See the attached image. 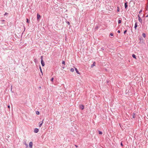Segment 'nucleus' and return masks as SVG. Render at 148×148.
<instances>
[{
	"instance_id": "f257e3e1",
	"label": "nucleus",
	"mask_w": 148,
	"mask_h": 148,
	"mask_svg": "<svg viewBox=\"0 0 148 148\" xmlns=\"http://www.w3.org/2000/svg\"><path fill=\"white\" fill-rule=\"evenodd\" d=\"M41 63L42 64V66H45V63L43 61V57L42 56H41Z\"/></svg>"
},
{
	"instance_id": "f03ea898",
	"label": "nucleus",
	"mask_w": 148,
	"mask_h": 148,
	"mask_svg": "<svg viewBox=\"0 0 148 148\" xmlns=\"http://www.w3.org/2000/svg\"><path fill=\"white\" fill-rule=\"evenodd\" d=\"M30 148H32L33 145V143L32 142H30L29 144Z\"/></svg>"
},
{
	"instance_id": "7ed1b4c3",
	"label": "nucleus",
	"mask_w": 148,
	"mask_h": 148,
	"mask_svg": "<svg viewBox=\"0 0 148 148\" xmlns=\"http://www.w3.org/2000/svg\"><path fill=\"white\" fill-rule=\"evenodd\" d=\"M79 107L82 110H83L84 109V106L82 105H79Z\"/></svg>"
},
{
	"instance_id": "20e7f679",
	"label": "nucleus",
	"mask_w": 148,
	"mask_h": 148,
	"mask_svg": "<svg viewBox=\"0 0 148 148\" xmlns=\"http://www.w3.org/2000/svg\"><path fill=\"white\" fill-rule=\"evenodd\" d=\"M41 16L40 15L38 14H37V19L38 20H39V19L40 18Z\"/></svg>"
},
{
	"instance_id": "39448f33",
	"label": "nucleus",
	"mask_w": 148,
	"mask_h": 148,
	"mask_svg": "<svg viewBox=\"0 0 148 148\" xmlns=\"http://www.w3.org/2000/svg\"><path fill=\"white\" fill-rule=\"evenodd\" d=\"M43 122V121H41V122H40L39 123V127H40L42 125Z\"/></svg>"
},
{
	"instance_id": "423d86ee",
	"label": "nucleus",
	"mask_w": 148,
	"mask_h": 148,
	"mask_svg": "<svg viewBox=\"0 0 148 148\" xmlns=\"http://www.w3.org/2000/svg\"><path fill=\"white\" fill-rule=\"evenodd\" d=\"M38 129L37 128H35L34 130V132L35 133H37L38 132Z\"/></svg>"
},
{
	"instance_id": "0eeeda50",
	"label": "nucleus",
	"mask_w": 148,
	"mask_h": 148,
	"mask_svg": "<svg viewBox=\"0 0 148 148\" xmlns=\"http://www.w3.org/2000/svg\"><path fill=\"white\" fill-rule=\"evenodd\" d=\"M95 62H93V64L91 65V68L93 67L94 66H95Z\"/></svg>"
},
{
	"instance_id": "6e6552de",
	"label": "nucleus",
	"mask_w": 148,
	"mask_h": 148,
	"mask_svg": "<svg viewBox=\"0 0 148 148\" xmlns=\"http://www.w3.org/2000/svg\"><path fill=\"white\" fill-rule=\"evenodd\" d=\"M137 27V22H136L135 24V26H134V28L135 29H136V27Z\"/></svg>"
},
{
	"instance_id": "1a4fd4ad",
	"label": "nucleus",
	"mask_w": 148,
	"mask_h": 148,
	"mask_svg": "<svg viewBox=\"0 0 148 148\" xmlns=\"http://www.w3.org/2000/svg\"><path fill=\"white\" fill-rule=\"evenodd\" d=\"M138 20L139 21L141 22L142 21V19H141V18L140 17V16H138Z\"/></svg>"
},
{
	"instance_id": "9d476101",
	"label": "nucleus",
	"mask_w": 148,
	"mask_h": 148,
	"mask_svg": "<svg viewBox=\"0 0 148 148\" xmlns=\"http://www.w3.org/2000/svg\"><path fill=\"white\" fill-rule=\"evenodd\" d=\"M75 70L76 71V73L77 74H79L80 73H79V72L78 71L77 69V68H75Z\"/></svg>"
},
{
	"instance_id": "9b49d317",
	"label": "nucleus",
	"mask_w": 148,
	"mask_h": 148,
	"mask_svg": "<svg viewBox=\"0 0 148 148\" xmlns=\"http://www.w3.org/2000/svg\"><path fill=\"white\" fill-rule=\"evenodd\" d=\"M132 57L134 58L135 59H136V56L135 55H134V54H133L132 55Z\"/></svg>"
},
{
	"instance_id": "f8f14e48",
	"label": "nucleus",
	"mask_w": 148,
	"mask_h": 148,
	"mask_svg": "<svg viewBox=\"0 0 148 148\" xmlns=\"http://www.w3.org/2000/svg\"><path fill=\"white\" fill-rule=\"evenodd\" d=\"M127 7V3H125V9H126Z\"/></svg>"
},
{
	"instance_id": "ddd939ff",
	"label": "nucleus",
	"mask_w": 148,
	"mask_h": 148,
	"mask_svg": "<svg viewBox=\"0 0 148 148\" xmlns=\"http://www.w3.org/2000/svg\"><path fill=\"white\" fill-rule=\"evenodd\" d=\"M71 71L73 72L74 71V69L73 68H71L70 69Z\"/></svg>"
},
{
	"instance_id": "4468645a",
	"label": "nucleus",
	"mask_w": 148,
	"mask_h": 148,
	"mask_svg": "<svg viewBox=\"0 0 148 148\" xmlns=\"http://www.w3.org/2000/svg\"><path fill=\"white\" fill-rule=\"evenodd\" d=\"M36 113L37 114H38V115L39 114H40V113H39V112L38 111H36Z\"/></svg>"
},
{
	"instance_id": "2eb2a0df",
	"label": "nucleus",
	"mask_w": 148,
	"mask_h": 148,
	"mask_svg": "<svg viewBox=\"0 0 148 148\" xmlns=\"http://www.w3.org/2000/svg\"><path fill=\"white\" fill-rule=\"evenodd\" d=\"M142 35L143 36L144 38L145 37V33H143Z\"/></svg>"
},
{
	"instance_id": "dca6fc26",
	"label": "nucleus",
	"mask_w": 148,
	"mask_h": 148,
	"mask_svg": "<svg viewBox=\"0 0 148 148\" xmlns=\"http://www.w3.org/2000/svg\"><path fill=\"white\" fill-rule=\"evenodd\" d=\"M118 23L120 24L121 23V21L120 20H119L118 21Z\"/></svg>"
},
{
	"instance_id": "f3484780",
	"label": "nucleus",
	"mask_w": 148,
	"mask_h": 148,
	"mask_svg": "<svg viewBox=\"0 0 148 148\" xmlns=\"http://www.w3.org/2000/svg\"><path fill=\"white\" fill-rule=\"evenodd\" d=\"M117 11L119 12V7H117Z\"/></svg>"
},
{
	"instance_id": "a211bd4d",
	"label": "nucleus",
	"mask_w": 148,
	"mask_h": 148,
	"mask_svg": "<svg viewBox=\"0 0 148 148\" xmlns=\"http://www.w3.org/2000/svg\"><path fill=\"white\" fill-rule=\"evenodd\" d=\"M62 64H64V65H65V61H62Z\"/></svg>"
},
{
	"instance_id": "6ab92c4d",
	"label": "nucleus",
	"mask_w": 148,
	"mask_h": 148,
	"mask_svg": "<svg viewBox=\"0 0 148 148\" xmlns=\"http://www.w3.org/2000/svg\"><path fill=\"white\" fill-rule=\"evenodd\" d=\"M135 117V114L134 113L133 115V118H134Z\"/></svg>"
},
{
	"instance_id": "aec40b11",
	"label": "nucleus",
	"mask_w": 148,
	"mask_h": 148,
	"mask_svg": "<svg viewBox=\"0 0 148 148\" xmlns=\"http://www.w3.org/2000/svg\"><path fill=\"white\" fill-rule=\"evenodd\" d=\"M99 134H102V132L100 131H99Z\"/></svg>"
},
{
	"instance_id": "412c9836",
	"label": "nucleus",
	"mask_w": 148,
	"mask_h": 148,
	"mask_svg": "<svg viewBox=\"0 0 148 148\" xmlns=\"http://www.w3.org/2000/svg\"><path fill=\"white\" fill-rule=\"evenodd\" d=\"M40 71H41V72L42 73V69H41V68L40 66Z\"/></svg>"
},
{
	"instance_id": "4be33fe9",
	"label": "nucleus",
	"mask_w": 148,
	"mask_h": 148,
	"mask_svg": "<svg viewBox=\"0 0 148 148\" xmlns=\"http://www.w3.org/2000/svg\"><path fill=\"white\" fill-rule=\"evenodd\" d=\"M26 20H27V23H29V21L28 19V18H27Z\"/></svg>"
},
{
	"instance_id": "5701e85b",
	"label": "nucleus",
	"mask_w": 148,
	"mask_h": 148,
	"mask_svg": "<svg viewBox=\"0 0 148 148\" xmlns=\"http://www.w3.org/2000/svg\"><path fill=\"white\" fill-rule=\"evenodd\" d=\"M127 32V30H125L124 32V34H125Z\"/></svg>"
},
{
	"instance_id": "b1692460",
	"label": "nucleus",
	"mask_w": 148,
	"mask_h": 148,
	"mask_svg": "<svg viewBox=\"0 0 148 148\" xmlns=\"http://www.w3.org/2000/svg\"><path fill=\"white\" fill-rule=\"evenodd\" d=\"M8 13L5 12L4 14V15H8Z\"/></svg>"
},
{
	"instance_id": "393cba45",
	"label": "nucleus",
	"mask_w": 148,
	"mask_h": 148,
	"mask_svg": "<svg viewBox=\"0 0 148 148\" xmlns=\"http://www.w3.org/2000/svg\"><path fill=\"white\" fill-rule=\"evenodd\" d=\"M53 78H52L51 79V81H52V82H53Z\"/></svg>"
},
{
	"instance_id": "a878e982",
	"label": "nucleus",
	"mask_w": 148,
	"mask_h": 148,
	"mask_svg": "<svg viewBox=\"0 0 148 148\" xmlns=\"http://www.w3.org/2000/svg\"><path fill=\"white\" fill-rule=\"evenodd\" d=\"M110 35L111 36H113V34H112V33H110Z\"/></svg>"
},
{
	"instance_id": "bb28decb",
	"label": "nucleus",
	"mask_w": 148,
	"mask_h": 148,
	"mask_svg": "<svg viewBox=\"0 0 148 148\" xmlns=\"http://www.w3.org/2000/svg\"><path fill=\"white\" fill-rule=\"evenodd\" d=\"M118 32L119 33H120V30H118Z\"/></svg>"
},
{
	"instance_id": "cd10ccee",
	"label": "nucleus",
	"mask_w": 148,
	"mask_h": 148,
	"mask_svg": "<svg viewBox=\"0 0 148 148\" xmlns=\"http://www.w3.org/2000/svg\"><path fill=\"white\" fill-rule=\"evenodd\" d=\"M8 108H10V106L9 105V106H8Z\"/></svg>"
},
{
	"instance_id": "c85d7f7f",
	"label": "nucleus",
	"mask_w": 148,
	"mask_h": 148,
	"mask_svg": "<svg viewBox=\"0 0 148 148\" xmlns=\"http://www.w3.org/2000/svg\"><path fill=\"white\" fill-rule=\"evenodd\" d=\"M142 10H140L139 12V13H140L141 12H142Z\"/></svg>"
},
{
	"instance_id": "c756f323",
	"label": "nucleus",
	"mask_w": 148,
	"mask_h": 148,
	"mask_svg": "<svg viewBox=\"0 0 148 148\" xmlns=\"http://www.w3.org/2000/svg\"><path fill=\"white\" fill-rule=\"evenodd\" d=\"M67 23L69 25H70V23L69 22H68Z\"/></svg>"
},
{
	"instance_id": "7c9ffc66",
	"label": "nucleus",
	"mask_w": 148,
	"mask_h": 148,
	"mask_svg": "<svg viewBox=\"0 0 148 148\" xmlns=\"http://www.w3.org/2000/svg\"><path fill=\"white\" fill-rule=\"evenodd\" d=\"M121 145L122 146H123V144H122V143H121Z\"/></svg>"
},
{
	"instance_id": "2f4dec72",
	"label": "nucleus",
	"mask_w": 148,
	"mask_h": 148,
	"mask_svg": "<svg viewBox=\"0 0 148 148\" xmlns=\"http://www.w3.org/2000/svg\"><path fill=\"white\" fill-rule=\"evenodd\" d=\"M146 17H148V14L147 15V16H146Z\"/></svg>"
},
{
	"instance_id": "473e14b6",
	"label": "nucleus",
	"mask_w": 148,
	"mask_h": 148,
	"mask_svg": "<svg viewBox=\"0 0 148 148\" xmlns=\"http://www.w3.org/2000/svg\"><path fill=\"white\" fill-rule=\"evenodd\" d=\"M75 147H77V146L76 145H75Z\"/></svg>"
}]
</instances>
